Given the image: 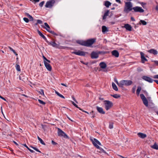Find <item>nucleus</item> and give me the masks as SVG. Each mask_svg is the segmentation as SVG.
<instances>
[{"label":"nucleus","instance_id":"27","mask_svg":"<svg viewBox=\"0 0 158 158\" xmlns=\"http://www.w3.org/2000/svg\"><path fill=\"white\" fill-rule=\"evenodd\" d=\"M141 88L140 86H138L137 89L136 90V94L138 95H139L140 91L141 90Z\"/></svg>","mask_w":158,"mask_h":158},{"label":"nucleus","instance_id":"2","mask_svg":"<svg viewBox=\"0 0 158 158\" xmlns=\"http://www.w3.org/2000/svg\"><path fill=\"white\" fill-rule=\"evenodd\" d=\"M95 40H86L83 41V40H77V43L85 46L89 47L91 46L94 42Z\"/></svg>","mask_w":158,"mask_h":158},{"label":"nucleus","instance_id":"54","mask_svg":"<svg viewBox=\"0 0 158 158\" xmlns=\"http://www.w3.org/2000/svg\"><path fill=\"white\" fill-rule=\"evenodd\" d=\"M81 62L82 63L85 64V65H87L88 64V63L87 62H86V63H85L83 61H81Z\"/></svg>","mask_w":158,"mask_h":158},{"label":"nucleus","instance_id":"16","mask_svg":"<svg viewBox=\"0 0 158 158\" xmlns=\"http://www.w3.org/2000/svg\"><path fill=\"white\" fill-rule=\"evenodd\" d=\"M148 52L150 53H152L154 55H156L158 54V52L154 49H151L148 51Z\"/></svg>","mask_w":158,"mask_h":158},{"label":"nucleus","instance_id":"12","mask_svg":"<svg viewBox=\"0 0 158 158\" xmlns=\"http://www.w3.org/2000/svg\"><path fill=\"white\" fill-rule=\"evenodd\" d=\"M142 78L144 80L147 81L149 83H152L154 80L150 77L146 76H143Z\"/></svg>","mask_w":158,"mask_h":158},{"label":"nucleus","instance_id":"20","mask_svg":"<svg viewBox=\"0 0 158 158\" xmlns=\"http://www.w3.org/2000/svg\"><path fill=\"white\" fill-rule=\"evenodd\" d=\"M99 66L102 69H105L107 65L104 62H101L99 64Z\"/></svg>","mask_w":158,"mask_h":158},{"label":"nucleus","instance_id":"34","mask_svg":"<svg viewBox=\"0 0 158 158\" xmlns=\"http://www.w3.org/2000/svg\"><path fill=\"white\" fill-rule=\"evenodd\" d=\"M38 92L40 93L42 95H43L44 96V91L43 89H41L40 90V91H38Z\"/></svg>","mask_w":158,"mask_h":158},{"label":"nucleus","instance_id":"31","mask_svg":"<svg viewBox=\"0 0 158 158\" xmlns=\"http://www.w3.org/2000/svg\"><path fill=\"white\" fill-rule=\"evenodd\" d=\"M140 22L141 23H139L140 24H141V23H142L143 25H145L147 24V22L145 21L142 20H140Z\"/></svg>","mask_w":158,"mask_h":158},{"label":"nucleus","instance_id":"37","mask_svg":"<svg viewBox=\"0 0 158 158\" xmlns=\"http://www.w3.org/2000/svg\"><path fill=\"white\" fill-rule=\"evenodd\" d=\"M23 19L24 20V21L26 23H27L29 22V20L27 18H23Z\"/></svg>","mask_w":158,"mask_h":158},{"label":"nucleus","instance_id":"30","mask_svg":"<svg viewBox=\"0 0 158 158\" xmlns=\"http://www.w3.org/2000/svg\"><path fill=\"white\" fill-rule=\"evenodd\" d=\"M57 94L58 96H59L60 97L62 98H64V97L62 95V94H60L59 93H58V92L56 91L55 92Z\"/></svg>","mask_w":158,"mask_h":158},{"label":"nucleus","instance_id":"36","mask_svg":"<svg viewBox=\"0 0 158 158\" xmlns=\"http://www.w3.org/2000/svg\"><path fill=\"white\" fill-rule=\"evenodd\" d=\"M38 101L39 102V103L40 104H42L45 105V102H44L43 101H42V100H41L39 99Z\"/></svg>","mask_w":158,"mask_h":158},{"label":"nucleus","instance_id":"59","mask_svg":"<svg viewBox=\"0 0 158 158\" xmlns=\"http://www.w3.org/2000/svg\"><path fill=\"white\" fill-rule=\"evenodd\" d=\"M116 1L118 2L119 3H121V2L120 0H115Z\"/></svg>","mask_w":158,"mask_h":158},{"label":"nucleus","instance_id":"11","mask_svg":"<svg viewBox=\"0 0 158 158\" xmlns=\"http://www.w3.org/2000/svg\"><path fill=\"white\" fill-rule=\"evenodd\" d=\"M86 52L81 50H78L77 52H72V53L74 54L77 55L84 56L85 55Z\"/></svg>","mask_w":158,"mask_h":158},{"label":"nucleus","instance_id":"19","mask_svg":"<svg viewBox=\"0 0 158 158\" xmlns=\"http://www.w3.org/2000/svg\"><path fill=\"white\" fill-rule=\"evenodd\" d=\"M124 27L126 29L129 31H131L132 27L131 25L128 24H126L124 25Z\"/></svg>","mask_w":158,"mask_h":158},{"label":"nucleus","instance_id":"57","mask_svg":"<svg viewBox=\"0 0 158 158\" xmlns=\"http://www.w3.org/2000/svg\"><path fill=\"white\" fill-rule=\"evenodd\" d=\"M0 98L3 100H4V101H6V99L3 97H2V96L0 95Z\"/></svg>","mask_w":158,"mask_h":158},{"label":"nucleus","instance_id":"5","mask_svg":"<svg viewBox=\"0 0 158 158\" xmlns=\"http://www.w3.org/2000/svg\"><path fill=\"white\" fill-rule=\"evenodd\" d=\"M104 105L105 109L108 110L110 109L113 106V103L109 100H105L104 101Z\"/></svg>","mask_w":158,"mask_h":158},{"label":"nucleus","instance_id":"49","mask_svg":"<svg viewBox=\"0 0 158 158\" xmlns=\"http://www.w3.org/2000/svg\"><path fill=\"white\" fill-rule=\"evenodd\" d=\"M31 1L34 2H39L40 0H30Z\"/></svg>","mask_w":158,"mask_h":158},{"label":"nucleus","instance_id":"1","mask_svg":"<svg viewBox=\"0 0 158 158\" xmlns=\"http://www.w3.org/2000/svg\"><path fill=\"white\" fill-rule=\"evenodd\" d=\"M132 10H134V11H132V12H135L143 13L144 11L143 9L140 7L136 6L133 7L132 4L131 2H126L123 10L124 12L127 14Z\"/></svg>","mask_w":158,"mask_h":158},{"label":"nucleus","instance_id":"41","mask_svg":"<svg viewBox=\"0 0 158 158\" xmlns=\"http://www.w3.org/2000/svg\"><path fill=\"white\" fill-rule=\"evenodd\" d=\"M114 81L118 85L119 87V84H120V82L119 83L118 82V81L117 79L116 78H115L114 79Z\"/></svg>","mask_w":158,"mask_h":158},{"label":"nucleus","instance_id":"6","mask_svg":"<svg viewBox=\"0 0 158 158\" xmlns=\"http://www.w3.org/2000/svg\"><path fill=\"white\" fill-rule=\"evenodd\" d=\"M58 135L59 136H63L65 138H68L67 135L61 129L58 128Z\"/></svg>","mask_w":158,"mask_h":158},{"label":"nucleus","instance_id":"3","mask_svg":"<svg viewBox=\"0 0 158 158\" xmlns=\"http://www.w3.org/2000/svg\"><path fill=\"white\" fill-rule=\"evenodd\" d=\"M90 140L92 142L94 145L97 148L101 150L99 152L100 153L103 152L105 153H106V152L102 148L100 147L97 144H98L99 145H101V143L96 139L94 138L93 139L92 138L90 139Z\"/></svg>","mask_w":158,"mask_h":158},{"label":"nucleus","instance_id":"43","mask_svg":"<svg viewBox=\"0 0 158 158\" xmlns=\"http://www.w3.org/2000/svg\"><path fill=\"white\" fill-rule=\"evenodd\" d=\"M28 18H29L30 20L31 21H33L34 20L33 17L31 15Z\"/></svg>","mask_w":158,"mask_h":158},{"label":"nucleus","instance_id":"21","mask_svg":"<svg viewBox=\"0 0 158 158\" xmlns=\"http://www.w3.org/2000/svg\"><path fill=\"white\" fill-rule=\"evenodd\" d=\"M102 31L103 33H105L108 31V30L106 26H103L102 27Z\"/></svg>","mask_w":158,"mask_h":158},{"label":"nucleus","instance_id":"53","mask_svg":"<svg viewBox=\"0 0 158 158\" xmlns=\"http://www.w3.org/2000/svg\"><path fill=\"white\" fill-rule=\"evenodd\" d=\"M153 62L155 63V64H156V65H158V61L157 60H155Z\"/></svg>","mask_w":158,"mask_h":158},{"label":"nucleus","instance_id":"29","mask_svg":"<svg viewBox=\"0 0 158 158\" xmlns=\"http://www.w3.org/2000/svg\"><path fill=\"white\" fill-rule=\"evenodd\" d=\"M71 102H72V104L75 106L76 107H77V108L79 109L80 110H82V109H81V108H80L76 104H75L74 102H73V101H71Z\"/></svg>","mask_w":158,"mask_h":158},{"label":"nucleus","instance_id":"47","mask_svg":"<svg viewBox=\"0 0 158 158\" xmlns=\"http://www.w3.org/2000/svg\"><path fill=\"white\" fill-rule=\"evenodd\" d=\"M43 57L44 59V61H46L47 60V59L46 58V57L44 56V55L43 56Z\"/></svg>","mask_w":158,"mask_h":158},{"label":"nucleus","instance_id":"58","mask_svg":"<svg viewBox=\"0 0 158 158\" xmlns=\"http://www.w3.org/2000/svg\"><path fill=\"white\" fill-rule=\"evenodd\" d=\"M28 150L29 149V148L26 145V144H24L23 145Z\"/></svg>","mask_w":158,"mask_h":158},{"label":"nucleus","instance_id":"64","mask_svg":"<svg viewBox=\"0 0 158 158\" xmlns=\"http://www.w3.org/2000/svg\"><path fill=\"white\" fill-rule=\"evenodd\" d=\"M46 61L47 63H50V62H51L50 60H48V59H47V60Z\"/></svg>","mask_w":158,"mask_h":158},{"label":"nucleus","instance_id":"33","mask_svg":"<svg viewBox=\"0 0 158 158\" xmlns=\"http://www.w3.org/2000/svg\"><path fill=\"white\" fill-rule=\"evenodd\" d=\"M44 25L45 26L47 27V28H46V30H47V29H49V30H50V27L47 23H44Z\"/></svg>","mask_w":158,"mask_h":158},{"label":"nucleus","instance_id":"48","mask_svg":"<svg viewBox=\"0 0 158 158\" xmlns=\"http://www.w3.org/2000/svg\"><path fill=\"white\" fill-rule=\"evenodd\" d=\"M9 48L10 49L11 51H12L13 53L14 52H15V50L14 49H13L11 47H9Z\"/></svg>","mask_w":158,"mask_h":158},{"label":"nucleus","instance_id":"9","mask_svg":"<svg viewBox=\"0 0 158 158\" xmlns=\"http://www.w3.org/2000/svg\"><path fill=\"white\" fill-rule=\"evenodd\" d=\"M55 3V1L54 0H51L47 2L45 6L46 8H51L53 6Z\"/></svg>","mask_w":158,"mask_h":158},{"label":"nucleus","instance_id":"25","mask_svg":"<svg viewBox=\"0 0 158 158\" xmlns=\"http://www.w3.org/2000/svg\"><path fill=\"white\" fill-rule=\"evenodd\" d=\"M151 147L153 149L158 150V145L156 143H155Z\"/></svg>","mask_w":158,"mask_h":158},{"label":"nucleus","instance_id":"8","mask_svg":"<svg viewBox=\"0 0 158 158\" xmlns=\"http://www.w3.org/2000/svg\"><path fill=\"white\" fill-rule=\"evenodd\" d=\"M49 41L48 40H46V42L48 44L52 45L53 47L56 48H59L60 44L58 43H56L55 41H52L51 40H50Z\"/></svg>","mask_w":158,"mask_h":158},{"label":"nucleus","instance_id":"22","mask_svg":"<svg viewBox=\"0 0 158 158\" xmlns=\"http://www.w3.org/2000/svg\"><path fill=\"white\" fill-rule=\"evenodd\" d=\"M109 12V10H107L104 13V15L103 16L102 19L103 20L105 19H106V17L108 15V14Z\"/></svg>","mask_w":158,"mask_h":158},{"label":"nucleus","instance_id":"46","mask_svg":"<svg viewBox=\"0 0 158 158\" xmlns=\"http://www.w3.org/2000/svg\"><path fill=\"white\" fill-rule=\"evenodd\" d=\"M31 148H32L33 149H34V150H35L37 152L39 150L37 148H36L35 147H32V146H31Z\"/></svg>","mask_w":158,"mask_h":158},{"label":"nucleus","instance_id":"10","mask_svg":"<svg viewBox=\"0 0 158 158\" xmlns=\"http://www.w3.org/2000/svg\"><path fill=\"white\" fill-rule=\"evenodd\" d=\"M140 96L141 99L143 101V103L146 106H148V101L146 98L145 97L144 95L143 94H140Z\"/></svg>","mask_w":158,"mask_h":158},{"label":"nucleus","instance_id":"38","mask_svg":"<svg viewBox=\"0 0 158 158\" xmlns=\"http://www.w3.org/2000/svg\"><path fill=\"white\" fill-rule=\"evenodd\" d=\"M39 140L40 141V143L44 145H45V143H44V141L41 139H40Z\"/></svg>","mask_w":158,"mask_h":158},{"label":"nucleus","instance_id":"55","mask_svg":"<svg viewBox=\"0 0 158 158\" xmlns=\"http://www.w3.org/2000/svg\"><path fill=\"white\" fill-rule=\"evenodd\" d=\"M131 20L132 21H135V19L133 17H131Z\"/></svg>","mask_w":158,"mask_h":158},{"label":"nucleus","instance_id":"42","mask_svg":"<svg viewBox=\"0 0 158 158\" xmlns=\"http://www.w3.org/2000/svg\"><path fill=\"white\" fill-rule=\"evenodd\" d=\"M37 22L38 24H41L42 23V21L40 20L37 19Z\"/></svg>","mask_w":158,"mask_h":158},{"label":"nucleus","instance_id":"62","mask_svg":"<svg viewBox=\"0 0 158 158\" xmlns=\"http://www.w3.org/2000/svg\"><path fill=\"white\" fill-rule=\"evenodd\" d=\"M154 81L156 82L158 85V80H154Z\"/></svg>","mask_w":158,"mask_h":158},{"label":"nucleus","instance_id":"40","mask_svg":"<svg viewBox=\"0 0 158 158\" xmlns=\"http://www.w3.org/2000/svg\"><path fill=\"white\" fill-rule=\"evenodd\" d=\"M44 1H42V2H41L39 4V6L41 7H42L43 6V5L44 4Z\"/></svg>","mask_w":158,"mask_h":158},{"label":"nucleus","instance_id":"63","mask_svg":"<svg viewBox=\"0 0 158 158\" xmlns=\"http://www.w3.org/2000/svg\"><path fill=\"white\" fill-rule=\"evenodd\" d=\"M81 111H82L83 112H85L88 114H89V113L85 111V110H83L82 109V110H81Z\"/></svg>","mask_w":158,"mask_h":158},{"label":"nucleus","instance_id":"24","mask_svg":"<svg viewBox=\"0 0 158 158\" xmlns=\"http://www.w3.org/2000/svg\"><path fill=\"white\" fill-rule=\"evenodd\" d=\"M112 86L113 87V88L116 91H117L118 90V88L116 85L114 83L112 82Z\"/></svg>","mask_w":158,"mask_h":158},{"label":"nucleus","instance_id":"45","mask_svg":"<svg viewBox=\"0 0 158 158\" xmlns=\"http://www.w3.org/2000/svg\"><path fill=\"white\" fill-rule=\"evenodd\" d=\"M31 148H32L33 149H34V150H35L37 152L39 150L37 148H36L35 147H32V146H31Z\"/></svg>","mask_w":158,"mask_h":158},{"label":"nucleus","instance_id":"50","mask_svg":"<svg viewBox=\"0 0 158 158\" xmlns=\"http://www.w3.org/2000/svg\"><path fill=\"white\" fill-rule=\"evenodd\" d=\"M72 98L73 99V100L75 101V102L77 103H78L77 101H76V99H75V98H74V97L73 96H72Z\"/></svg>","mask_w":158,"mask_h":158},{"label":"nucleus","instance_id":"7","mask_svg":"<svg viewBox=\"0 0 158 158\" xmlns=\"http://www.w3.org/2000/svg\"><path fill=\"white\" fill-rule=\"evenodd\" d=\"M100 51H93L91 54V56L92 59H96L98 57V55L101 53Z\"/></svg>","mask_w":158,"mask_h":158},{"label":"nucleus","instance_id":"52","mask_svg":"<svg viewBox=\"0 0 158 158\" xmlns=\"http://www.w3.org/2000/svg\"><path fill=\"white\" fill-rule=\"evenodd\" d=\"M153 78L158 79V75H156L153 76Z\"/></svg>","mask_w":158,"mask_h":158},{"label":"nucleus","instance_id":"60","mask_svg":"<svg viewBox=\"0 0 158 158\" xmlns=\"http://www.w3.org/2000/svg\"><path fill=\"white\" fill-rule=\"evenodd\" d=\"M141 5L142 6H143V5H146V3H144V2H142L141 4Z\"/></svg>","mask_w":158,"mask_h":158},{"label":"nucleus","instance_id":"32","mask_svg":"<svg viewBox=\"0 0 158 158\" xmlns=\"http://www.w3.org/2000/svg\"><path fill=\"white\" fill-rule=\"evenodd\" d=\"M16 68L17 69V70L18 71H20V66L18 64H16Z\"/></svg>","mask_w":158,"mask_h":158},{"label":"nucleus","instance_id":"4","mask_svg":"<svg viewBox=\"0 0 158 158\" xmlns=\"http://www.w3.org/2000/svg\"><path fill=\"white\" fill-rule=\"evenodd\" d=\"M132 83V81L131 80H122L120 81L119 87H123V85L129 86L131 85Z\"/></svg>","mask_w":158,"mask_h":158},{"label":"nucleus","instance_id":"56","mask_svg":"<svg viewBox=\"0 0 158 158\" xmlns=\"http://www.w3.org/2000/svg\"><path fill=\"white\" fill-rule=\"evenodd\" d=\"M28 150H29V151L31 152H32V153H33V152H34L33 150H31V149H30V148H29V149H28Z\"/></svg>","mask_w":158,"mask_h":158},{"label":"nucleus","instance_id":"18","mask_svg":"<svg viewBox=\"0 0 158 158\" xmlns=\"http://www.w3.org/2000/svg\"><path fill=\"white\" fill-rule=\"evenodd\" d=\"M142 139H144L147 137V135L146 134L139 132L137 134Z\"/></svg>","mask_w":158,"mask_h":158},{"label":"nucleus","instance_id":"15","mask_svg":"<svg viewBox=\"0 0 158 158\" xmlns=\"http://www.w3.org/2000/svg\"><path fill=\"white\" fill-rule=\"evenodd\" d=\"M96 108L98 111L99 113L102 114H105V112L103 110V108L102 107H99L97 106Z\"/></svg>","mask_w":158,"mask_h":158},{"label":"nucleus","instance_id":"35","mask_svg":"<svg viewBox=\"0 0 158 158\" xmlns=\"http://www.w3.org/2000/svg\"><path fill=\"white\" fill-rule=\"evenodd\" d=\"M47 31H48L50 33L53 34H54V35L56 34H55V32L53 31H50V30H49V29H47Z\"/></svg>","mask_w":158,"mask_h":158},{"label":"nucleus","instance_id":"61","mask_svg":"<svg viewBox=\"0 0 158 158\" xmlns=\"http://www.w3.org/2000/svg\"><path fill=\"white\" fill-rule=\"evenodd\" d=\"M61 84L64 86L67 87V86L66 85V84H64V83H61Z\"/></svg>","mask_w":158,"mask_h":158},{"label":"nucleus","instance_id":"26","mask_svg":"<svg viewBox=\"0 0 158 158\" xmlns=\"http://www.w3.org/2000/svg\"><path fill=\"white\" fill-rule=\"evenodd\" d=\"M38 34H39V35L41 36L43 39H44V40H46V39L44 35H43L42 34V33H41V32L40 31H38Z\"/></svg>","mask_w":158,"mask_h":158},{"label":"nucleus","instance_id":"44","mask_svg":"<svg viewBox=\"0 0 158 158\" xmlns=\"http://www.w3.org/2000/svg\"><path fill=\"white\" fill-rule=\"evenodd\" d=\"M52 143L53 145H55L57 144V143H56L53 140H52Z\"/></svg>","mask_w":158,"mask_h":158},{"label":"nucleus","instance_id":"14","mask_svg":"<svg viewBox=\"0 0 158 158\" xmlns=\"http://www.w3.org/2000/svg\"><path fill=\"white\" fill-rule=\"evenodd\" d=\"M44 64L46 68L49 71H51L52 70V67L50 64L47 63L46 61L44 62Z\"/></svg>","mask_w":158,"mask_h":158},{"label":"nucleus","instance_id":"13","mask_svg":"<svg viewBox=\"0 0 158 158\" xmlns=\"http://www.w3.org/2000/svg\"><path fill=\"white\" fill-rule=\"evenodd\" d=\"M141 55V59L142 62V63H144L145 61H148V60L144 57V54L142 52H140Z\"/></svg>","mask_w":158,"mask_h":158},{"label":"nucleus","instance_id":"23","mask_svg":"<svg viewBox=\"0 0 158 158\" xmlns=\"http://www.w3.org/2000/svg\"><path fill=\"white\" fill-rule=\"evenodd\" d=\"M111 5V3L108 1L105 2L104 5L107 7H108Z\"/></svg>","mask_w":158,"mask_h":158},{"label":"nucleus","instance_id":"51","mask_svg":"<svg viewBox=\"0 0 158 158\" xmlns=\"http://www.w3.org/2000/svg\"><path fill=\"white\" fill-rule=\"evenodd\" d=\"M25 15L27 16L28 17L30 15L28 13H25Z\"/></svg>","mask_w":158,"mask_h":158},{"label":"nucleus","instance_id":"39","mask_svg":"<svg viewBox=\"0 0 158 158\" xmlns=\"http://www.w3.org/2000/svg\"><path fill=\"white\" fill-rule=\"evenodd\" d=\"M113 123H110L109 125V128L110 129H112L113 128Z\"/></svg>","mask_w":158,"mask_h":158},{"label":"nucleus","instance_id":"17","mask_svg":"<svg viewBox=\"0 0 158 158\" xmlns=\"http://www.w3.org/2000/svg\"><path fill=\"white\" fill-rule=\"evenodd\" d=\"M112 55L115 56V57H118L119 54L118 51L116 50H114L111 52Z\"/></svg>","mask_w":158,"mask_h":158},{"label":"nucleus","instance_id":"28","mask_svg":"<svg viewBox=\"0 0 158 158\" xmlns=\"http://www.w3.org/2000/svg\"><path fill=\"white\" fill-rule=\"evenodd\" d=\"M111 95V96H112L113 97H114L115 98H118L120 97V95L117 94H113V95Z\"/></svg>","mask_w":158,"mask_h":158}]
</instances>
